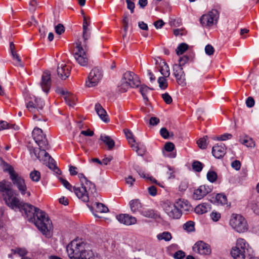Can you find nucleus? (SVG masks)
I'll list each match as a JSON object with an SVG mask.
<instances>
[{
    "instance_id": "f257e3e1",
    "label": "nucleus",
    "mask_w": 259,
    "mask_h": 259,
    "mask_svg": "<svg viewBox=\"0 0 259 259\" xmlns=\"http://www.w3.org/2000/svg\"><path fill=\"white\" fill-rule=\"evenodd\" d=\"M11 182L3 180L0 182V191L3 194L6 204L15 211H19L29 222L34 223L44 234L49 232L51 222L43 211L32 205L25 203L17 197L15 191L12 189Z\"/></svg>"
},
{
    "instance_id": "f03ea898",
    "label": "nucleus",
    "mask_w": 259,
    "mask_h": 259,
    "mask_svg": "<svg viewBox=\"0 0 259 259\" xmlns=\"http://www.w3.org/2000/svg\"><path fill=\"white\" fill-rule=\"evenodd\" d=\"M66 251L70 259H102L101 255L86 249V244L77 240H73L66 247Z\"/></svg>"
},
{
    "instance_id": "7ed1b4c3",
    "label": "nucleus",
    "mask_w": 259,
    "mask_h": 259,
    "mask_svg": "<svg viewBox=\"0 0 259 259\" xmlns=\"http://www.w3.org/2000/svg\"><path fill=\"white\" fill-rule=\"evenodd\" d=\"M78 177L81 183V187H73V192L76 196L84 202L89 200L90 195L96 193L95 185L90 181L88 180L82 173H79Z\"/></svg>"
},
{
    "instance_id": "20e7f679",
    "label": "nucleus",
    "mask_w": 259,
    "mask_h": 259,
    "mask_svg": "<svg viewBox=\"0 0 259 259\" xmlns=\"http://www.w3.org/2000/svg\"><path fill=\"white\" fill-rule=\"evenodd\" d=\"M28 149L31 156L34 155L35 158L39 159L40 161L43 162L56 174L58 175L61 174V170L57 166L55 160L46 152V150L49 149L40 148V147L36 148L31 146H28Z\"/></svg>"
},
{
    "instance_id": "39448f33",
    "label": "nucleus",
    "mask_w": 259,
    "mask_h": 259,
    "mask_svg": "<svg viewBox=\"0 0 259 259\" xmlns=\"http://www.w3.org/2000/svg\"><path fill=\"white\" fill-rule=\"evenodd\" d=\"M252 252L251 247L246 240L242 238H238L237 240L235 246L232 248L230 251L231 255L234 259H245L246 256H250Z\"/></svg>"
},
{
    "instance_id": "423d86ee",
    "label": "nucleus",
    "mask_w": 259,
    "mask_h": 259,
    "mask_svg": "<svg viewBox=\"0 0 259 259\" xmlns=\"http://www.w3.org/2000/svg\"><path fill=\"white\" fill-rule=\"evenodd\" d=\"M9 172L10 178L13 185L15 186L22 195H26L27 197L30 196V192L27 191V188L24 179L16 172L12 166L6 169Z\"/></svg>"
},
{
    "instance_id": "0eeeda50",
    "label": "nucleus",
    "mask_w": 259,
    "mask_h": 259,
    "mask_svg": "<svg viewBox=\"0 0 259 259\" xmlns=\"http://www.w3.org/2000/svg\"><path fill=\"white\" fill-rule=\"evenodd\" d=\"M44 105V102L40 98L35 96L30 97V100L26 103V106L28 110L33 114V119L37 120H40L37 115L42 114Z\"/></svg>"
},
{
    "instance_id": "6e6552de",
    "label": "nucleus",
    "mask_w": 259,
    "mask_h": 259,
    "mask_svg": "<svg viewBox=\"0 0 259 259\" xmlns=\"http://www.w3.org/2000/svg\"><path fill=\"white\" fill-rule=\"evenodd\" d=\"M230 225L237 232H244L248 229L245 219L240 214H233L230 220Z\"/></svg>"
},
{
    "instance_id": "1a4fd4ad",
    "label": "nucleus",
    "mask_w": 259,
    "mask_h": 259,
    "mask_svg": "<svg viewBox=\"0 0 259 259\" xmlns=\"http://www.w3.org/2000/svg\"><path fill=\"white\" fill-rule=\"evenodd\" d=\"M219 17L218 11L213 9L207 14L203 15L200 19V21L203 26L211 27L217 22Z\"/></svg>"
},
{
    "instance_id": "9d476101",
    "label": "nucleus",
    "mask_w": 259,
    "mask_h": 259,
    "mask_svg": "<svg viewBox=\"0 0 259 259\" xmlns=\"http://www.w3.org/2000/svg\"><path fill=\"white\" fill-rule=\"evenodd\" d=\"M76 52L74 54V57L77 63L82 66H87L89 62V57L87 53V48L81 46V42L77 44Z\"/></svg>"
},
{
    "instance_id": "9b49d317",
    "label": "nucleus",
    "mask_w": 259,
    "mask_h": 259,
    "mask_svg": "<svg viewBox=\"0 0 259 259\" xmlns=\"http://www.w3.org/2000/svg\"><path fill=\"white\" fill-rule=\"evenodd\" d=\"M32 137L35 143L40 148L50 149V146L46 136L44 134L42 131L38 127H35L32 131Z\"/></svg>"
},
{
    "instance_id": "f8f14e48",
    "label": "nucleus",
    "mask_w": 259,
    "mask_h": 259,
    "mask_svg": "<svg viewBox=\"0 0 259 259\" xmlns=\"http://www.w3.org/2000/svg\"><path fill=\"white\" fill-rule=\"evenodd\" d=\"M103 76L102 70L98 67L94 68L90 72L88 80L86 81V85L91 88L98 84Z\"/></svg>"
},
{
    "instance_id": "ddd939ff",
    "label": "nucleus",
    "mask_w": 259,
    "mask_h": 259,
    "mask_svg": "<svg viewBox=\"0 0 259 259\" xmlns=\"http://www.w3.org/2000/svg\"><path fill=\"white\" fill-rule=\"evenodd\" d=\"M163 209L167 215L172 219H179L182 214L181 211L179 210L175 204H165Z\"/></svg>"
},
{
    "instance_id": "4468645a",
    "label": "nucleus",
    "mask_w": 259,
    "mask_h": 259,
    "mask_svg": "<svg viewBox=\"0 0 259 259\" xmlns=\"http://www.w3.org/2000/svg\"><path fill=\"white\" fill-rule=\"evenodd\" d=\"M122 78L124 80L128 82V83L131 85V88H137L141 83L139 77L131 71H127L124 73Z\"/></svg>"
},
{
    "instance_id": "2eb2a0df",
    "label": "nucleus",
    "mask_w": 259,
    "mask_h": 259,
    "mask_svg": "<svg viewBox=\"0 0 259 259\" xmlns=\"http://www.w3.org/2000/svg\"><path fill=\"white\" fill-rule=\"evenodd\" d=\"M193 250L202 255H208L211 252L210 246L202 241H198L194 245Z\"/></svg>"
},
{
    "instance_id": "dca6fc26",
    "label": "nucleus",
    "mask_w": 259,
    "mask_h": 259,
    "mask_svg": "<svg viewBox=\"0 0 259 259\" xmlns=\"http://www.w3.org/2000/svg\"><path fill=\"white\" fill-rule=\"evenodd\" d=\"M174 74L178 83L183 87L186 85L184 72L181 65L175 64L173 67Z\"/></svg>"
},
{
    "instance_id": "f3484780",
    "label": "nucleus",
    "mask_w": 259,
    "mask_h": 259,
    "mask_svg": "<svg viewBox=\"0 0 259 259\" xmlns=\"http://www.w3.org/2000/svg\"><path fill=\"white\" fill-rule=\"evenodd\" d=\"M42 91L48 93L51 86V73L49 71L43 72L40 83Z\"/></svg>"
},
{
    "instance_id": "a211bd4d",
    "label": "nucleus",
    "mask_w": 259,
    "mask_h": 259,
    "mask_svg": "<svg viewBox=\"0 0 259 259\" xmlns=\"http://www.w3.org/2000/svg\"><path fill=\"white\" fill-rule=\"evenodd\" d=\"M71 67L66 65L64 62L59 63L58 65L57 73L58 75L62 79H66L69 77L70 74Z\"/></svg>"
},
{
    "instance_id": "6ab92c4d",
    "label": "nucleus",
    "mask_w": 259,
    "mask_h": 259,
    "mask_svg": "<svg viewBox=\"0 0 259 259\" xmlns=\"http://www.w3.org/2000/svg\"><path fill=\"white\" fill-rule=\"evenodd\" d=\"M211 189L209 186L201 185L195 190L193 193V198L196 200H200L211 192Z\"/></svg>"
},
{
    "instance_id": "aec40b11",
    "label": "nucleus",
    "mask_w": 259,
    "mask_h": 259,
    "mask_svg": "<svg viewBox=\"0 0 259 259\" xmlns=\"http://www.w3.org/2000/svg\"><path fill=\"white\" fill-rule=\"evenodd\" d=\"M116 219L121 224L126 226L135 225L137 223V219L128 214H120L116 215Z\"/></svg>"
},
{
    "instance_id": "412c9836",
    "label": "nucleus",
    "mask_w": 259,
    "mask_h": 259,
    "mask_svg": "<svg viewBox=\"0 0 259 259\" xmlns=\"http://www.w3.org/2000/svg\"><path fill=\"white\" fill-rule=\"evenodd\" d=\"M125 135L128 141L130 144H132L131 146L133 148L134 150H135L138 154V155L142 156L145 152L144 150H142L141 151L140 149L139 148L138 145L135 144H132L135 142V140L134 138V136L133 133L131 131L127 129H125L124 130Z\"/></svg>"
},
{
    "instance_id": "4be33fe9",
    "label": "nucleus",
    "mask_w": 259,
    "mask_h": 259,
    "mask_svg": "<svg viewBox=\"0 0 259 259\" xmlns=\"http://www.w3.org/2000/svg\"><path fill=\"white\" fill-rule=\"evenodd\" d=\"M225 153L226 146L224 144H218L212 147V154L217 158H222Z\"/></svg>"
},
{
    "instance_id": "5701e85b",
    "label": "nucleus",
    "mask_w": 259,
    "mask_h": 259,
    "mask_svg": "<svg viewBox=\"0 0 259 259\" xmlns=\"http://www.w3.org/2000/svg\"><path fill=\"white\" fill-rule=\"evenodd\" d=\"M175 204L177 206L178 208L181 211V214L182 213V212L187 213L192 209L190 203L187 200L179 199L176 202Z\"/></svg>"
},
{
    "instance_id": "b1692460",
    "label": "nucleus",
    "mask_w": 259,
    "mask_h": 259,
    "mask_svg": "<svg viewBox=\"0 0 259 259\" xmlns=\"http://www.w3.org/2000/svg\"><path fill=\"white\" fill-rule=\"evenodd\" d=\"M88 206L90 208V210L93 212L94 215L97 217H99L97 215V214L93 212L94 209H95L96 212L100 213L107 212L109 210L108 207H106L104 204L99 202H95L93 204L92 206H89V205H88Z\"/></svg>"
},
{
    "instance_id": "393cba45",
    "label": "nucleus",
    "mask_w": 259,
    "mask_h": 259,
    "mask_svg": "<svg viewBox=\"0 0 259 259\" xmlns=\"http://www.w3.org/2000/svg\"><path fill=\"white\" fill-rule=\"evenodd\" d=\"M95 109L97 114L103 121L106 123L109 121L106 111L100 104L97 103L95 105Z\"/></svg>"
},
{
    "instance_id": "a878e982",
    "label": "nucleus",
    "mask_w": 259,
    "mask_h": 259,
    "mask_svg": "<svg viewBox=\"0 0 259 259\" xmlns=\"http://www.w3.org/2000/svg\"><path fill=\"white\" fill-rule=\"evenodd\" d=\"M129 205L131 211L134 213L138 212L141 213L142 210V205L140 201L138 199L131 200L129 202Z\"/></svg>"
},
{
    "instance_id": "bb28decb",
    "label": "nucleus",
    "mask_w": 259,
    "mask_h": 259,
    "mask_svg": "<svg viewBox=\"0 0 259 259\" xmlns=\"http://www.w3.org/2000/svg\"><path fill=\"white\" fill-rule=\"evenodd\" d=\"M100 139L108 147V150H111L115 146V142L110 137L105 135H101Z\"/></svg>"
},
{
    "instance_id": "cd10ccee",
    "label": "nucleus",
    "mask_w": 259,
    "mask_h": 259,
    "mask_svg": "<svg viewBox=\"0 0 259 259\" xmlns=\"http://www.w3.org/2000/svg\"><path fill=\"white\" fill-rule=\"evenodd\" d=\"M210 204L203 203L198 205L195 208V212L197 214H203L207 212L210 209Z\"/></svg>"
},
{
    "instance_id": "c85d7f7f",
    "label": "nucleus",
    "mask_w": 259,
    "mask_h": 259,
    "mask_svg": "<svg viewBox=\"0 0 259 259\" xmlns=\"http://www.w3.org/2000/svg\"><path fill=\"white\" fill-rule=\"evenodd\" d=\"M159 71L161 74L163 75V76L165 77H168L170 75V70L168 65L167 64L163 62L160 65V69Z\"/></svg>"
},
{
    "instance_id": "c756f323",
    "label": "nucleus",
    "mask_w": 259,
    "mask_h": 259,
    "mask_svg": "<svg viewBox=\"0 0 259 259\" xmlns=\"http://www.w3.org/2000/svg\"><path fill=\"white\" fill-rule=\"evenodd\" d=\"M141 214L145 217L156 219L158 217L157 213L153 209H142Z\"/></svg>"
},
{
    "instance_id": "7c9ffc66",
    "label": "nucleus",
    "mask_w": 259,
    "mask_h": 259,
    "mask_svg": "<svg viewBox=\"0 0 259 259\" xmlns=\"http://www.w3.org/2000/svg\"><path fill=\"white\" fill-rule=\"evenodd\" d=\"M157 238L158 240H164L165 241H169L171 239L172 236L170 233L165 231L158 234L157 235Z\"/></svg>"
},
{
    "instance_id": "2f4dec72",
    "label": "nucleus",
    "mask_w": 259,
    "mask_h": 259,
    "mask_svg": "<svg viewBox=\"0 0 259 259\" xmlns=\"http://www.w3.org/2000/svg\"><path fill=\"white\" fill-rule=\"evenodd\" d=\"M151 90V89L145 85H142L140 88V92L143 96V98L145 102L148 101L147 94Z\"/></svg>"
},
{
    "instance_id": "473e14b6",
    "label": "nucleus",
    "mask_w": 259,
    "mask_h": 259,
    "mask_svg": "<svg viewBox=\"0 0 259 259\" xmlns=\"http://www.w3.org/2000/svg\"><path fill=\"white\" fill-rule=\"evenodd\" d=\"M240 142L247 147H253L255 144L252 139L246 136L243 139H240Z\"/></svg>"
},
{
    "instance_id": "72a5a7b5",
    "label": "nucleus",
    "mask_w": 259,
    "mask_h": 259,
    "mask_svg": "<svg viewBox=\"0 0 259 259\" xmlns=\"http://www.w3.org/2000/svg\"><path fill=\"white\" fill-rule=\"evenodd\" d=\"M130 88H131L130 84L122 78L120 84L118 86V91L121 93H124L126 92Z\"/></svg>"
},
{
    "instance_id": "f704fd0d",
    "label": "nucleus",
    "mask_w": 259,
    "mask_h": 259,
    "mask_svg": "<svg viewBox=\"0 0 259 259\" xmlns=\"http://www.w3.org/2000/svg\"><path fill=\"white\" fill-rule=\"evenodd\" d=\"M10 128L17 130L18 129V126L15 124H10L5 121H0V131Z\"/></svg>"
},
{
    "instance_id": "c9c22d12",
    "label": "nucleus",
    "mask_w": 259,
    "mask_h": 259,
    "mask_svg": "<svg viewBox=\"0 0 259 259\" xmlns=\"http://www.w3.org/2000/svg\"><path fill=\"white\" fill-rule=\"evenodd\" d=\"M66 103L69 106H73L75 104V98L70 93H66V95L64 97Z\"/></svg>"
},
{
    "instance_id": "e433bc0d",
    "label": "nucleus",
    "mask_w": 259,
    "mask_h": 259,
    "mask_svg": "<svg viewBox=\"0 0 259 259\" xmlns=\"http://www.w3.org/2000/svg\"><path fill=\"white\" fill-rule=\"evenodd\" d=\"M188 49V45L185 43H181L177 48L176 51L178 55H182Z\"/></svg>"
},
{
    "instance_id": "4c0bfd02",
    "label": "nucleus",
    "mask_w": 259,
    "mask_h": 259,
    "mask_svg": "<svg viewBox=\"0 0 259 259\" xmlns=\"http://www.w3.org/2000/svg\"><path fill=\"white\" fill-rule=\"evenodd\" d=\"M208 137L207 136L199 139L197 142V143L198 144V146L199 147L202 149H205L207 148V140Z\"/></svg>"
},
{
    "instance_id": "58836bf2",
    "label": "nucleus",
    "mask_w": 259,
    "mask_h": 259,
    "mask_svg": "<svg viewBox=\"0 0 259 259\" xmlns=\"http://www.w3.org/2000/svg\"><path fill=\"white\" fill-rule=\"evenodd\" d=\"M29 176L31 180L35 182H38L40 179V173L36 170L32 171Z\"/></svg>"
},
{
    "instance_id": "ea45409f",
    "label": "nucleus",
    "mask_w": 259,
    "mask_h": 259,
    "mask_svg": "<svg viewBox=\"0 0 259 259\" xmlns=\"http://www.w3.org/2000/svg\"><path fill=\"white\" fill-rule=\"evenodd\" d=\"M91 36V31L90 30H83V42L82 44L81 43V46L85 48H87V41L90 38Z\"/></svg>"
},
{
    "instance_id": "a19ab883",
    "label": "nucleus",
    "mask_w": 259,
    "mask_h": 259,
    "mask_svg": "<svg viewBox=\"0 0 259 259\" xmlns=\"http://www.w3.org/2000/svg\"><path fill=\"white\" fill-rule=\"evenodd\" d=\"M215 199L218 203L225 205L227 203V198L225 195L223 194H218L216 195Z\"/></svg>"
},
{
    "instance_id": "79ce46f5",
    "label": "nucleus",
    "mask_w": 259,
    "mask_h": 259,
    "mask_svg": "<svg viewBox=\"0 0 259 259\" xmlns=\"http://www.w3.org/2000/svg\"><path fill=\"white\" fill-rule=\"evenodd\" d=\"M193 169L196 172H200L203 167V164L198 161H195L192 164Z\"/></svg>"
},
{
    "instance_id": "37998d69",
    "label": "nucleus",
    "mask_w": 259,
    "mask_h": 259,
    "mask_svg": "<svg viewBox=\"0 0 259 259\" xmlns=\"http://www.w3.org/2000/svg\"><path fill=\"white\" fill-rule=\"evenodd\" d=\"M218 178V175L217 173L212 170L208 171L207 174V180L211 182H214Z\"/></svg>"
},
{
    "instance_id": "c03bdc74",
    "label": "nucleus",
    "mask_w": 259,
    "mask_h": 259,
    "mask_svg": "<svg viewBox=\"0 0 259 259\" xmlns=\"http://www.w3.org/2000/svg\"><path fill=\"white\" fill-rule=\"evenodd\" d=\"M158 82L160 88L162 90H164L167 87V80L164 76L159 77L158 79Z\"/></svg>"
},
{
    "instance_id": "a18cd8bd",
    "label": "nucleus",
    "mask_w": 259,
    "mask_h": 259,
    "mask_svg": "<svg viewBox=\"0 0 259 259\" xmlns=\"http://www.w3.org/2000/svg\"><path fill=\"white\" fill-rule=\"evenodd\" d=\"M183 228L188 232H192L194 230V223L192 221H188L184 224Z\"/></svg>"
},
{
    "instance_id": "49530a36",
    "label": "nucleus",
    "mask_w": 259,
    "mask_h": 259,
    "mask_svg": "<svg viewBox=\"0 0 259 259\" xmlns=\"http://www.w3.org/2000/svg\"><path fill=\"white\" fill-rule=\"evenodd\" d=\"M60 181L62 183V184L68 190L71 192L73 191V187L71 186V185L66 180L62 178H59Z\"/></svg>"
},
{
    "instance_id": "de8ad7c7",
    "label": "nucleus",
    "mask_w": 259,
    "mask_h": 259,
    "mask_svg": "<svg viewBox=\"0 0 259 259\" xmlns=\"http://www.w3.org/2000/svg\"><path fill=\"white\" fill-rule=\"evenodd\" d=\"M232 137V135L230 134H225L221 135L220 137H212V139L214 140L225 141L228 139H230Z\"/></svg>"
},
{
    "instance_id": "09e8293b",
    "label": "nucleus",
    "mask_w": 259,
    "mask_h": 259,
    "mask_svg": "<svg viewBox=\"0 0 259 259\" xmlns=\"http://www.w3.org/2000/svg\"><path fill=\"white\" fill-rule=\"evenodd\" d=\"M221 213L216 211H212L210 214V217L213 222L218 221L221 218Z\"/></svg>"
},
{
    "instance_id": "8fccbe9b",
    "label": "nucleus",
    "mask_w": 259,
    "mask_h": 259,
    "mask_svg": "<svg viewBox=\"0 0 259 259\" xmlns=\"http://www.w3.org/2000/svg\"><path fill=\"white\" fill-rule=\"evenodd\" d=\"M90 24V19L89 17H87L85 16H83V26L82 28L83 30H90L89 28V26Z\"/></svg>"
},
{
    "instance_id": "3c124183",
    "label": "nucleus",
    "mask_w": 259,
    "mask_h": 259,
    "mask_svg": "<svg viewBox=\"0 0 259 259\" xmlns=\"http://www.w3.org/2000/svg\"><path fill=\"white\" fill-rule=\"evenodd\" d=\"M161 97L164 101L167 104H170L172 101L171 96L167 93L162 94Z\"/></svg>"
},
{
    "instance_id": "603ef678",
    "label": "nucleus",
    "mask_w": 259,
    "mask_h": 259,
    "mask_svg": "<svg viewBox=\"0 0 259 259\" xmlns=\"http://www.w3.org/2000/svg\"><path fill=\"white\" fill-rule=\"evenodd\" d=\"M185 255V253L183 251L180 250L174 254L173 257L175 259H183Z\"/></svg>"
},
{
    "instance_id": "864d4df0",
    "label": "nucleus",
    "mask_w": 259,
    "mask_h": 259,
    "mask_svg": "<svg viewBox=\"0 0 259 259\" xmlns=\"http://www.w3.org/2000/svg\"><path fill=\"white\" fill-rule=\"evenodd\" d=\"M55 32L58 34H61L65 31V28L64 26L61 24H59L56 25L55 27Z\"/></svg>"
},
{
    "instance_id": "5fc2aeb1",
    "label": "nucleus",
    "mask_w": 259,
    "mask_h": 259,
    "mask_svg": "<svg viewBox=\"0 0 259 259\" xmlns=\"http://www.w3.org/2000/svg\"><path fill=\"white\" fill-rule=\"evenodd\" d=\"M205 52L207 55H208L209 56H211L213 54L214 52V49L211 45H207L205 46Z\"/></svg>"
},
{
    "instance_id": "6e6d98bb",
    "label": "nucleus",
    "mask_w": 259,
    "mask_h": 259,
    "mask_svg": "<svg viewBox=\"0 0 259 259\" xmlns=\"http://www.w3.org/2000/svg\"><path fill=\"white\" fill-rule=\"evenodd\" d=\"M138 172L141 177H142V178H145V179H149L153 183H156L157 181L155 179H154L152 177H148V176H146V174L144 173V172L142 170L139 169V170H138Z\"/></svg>"
},
{
    "instance_id": "4d7b16f0",
    "label": "nucleus",
    "mask_w": 259,
    "mask_h": 259,
    "mask_svg": "<svg viewBox=\"0 0 259 259\" xmlns=\"http://www.w3.org/2000/svg\"><path fill=\"white\" fill-rule=\"evenodd\" d=\"M160 134L162 137L166 139L168 138L169 133L165 127H162L160 131Z\"/></svg>"
},
{
    "instance_id": "13d9d810",
    "label": "nucleus",
    "mask_w": 259,
    "mask_h": 259,
    "mask_svg": "<svg viewBox=\"0 0 259 259\" xmlns=\"http://www.w3.org/2000/svg\"><path fill=\"white\" fill-rule=\"evenodd\" d=\"M14 253H17L20 256H23L27 254V251L25 248H17L14 250Z\"/></svg>"
},
{
    "instance_id": "bf43d9fd",
    "label": "nucleus",
    "mask_w": 259,
    "mask_h": 259,
    "mask_svg": "<svg viewBox=\"0 0 259 259\" xmlns=\"http://www.w3.org/2000/svg\"><path fill=\"white\" fill-rule=\"evenodd\" d=\"M11 54L13 56V59L16 61L15 64L18 66H21V60L19 55L16 53V52L14 53H12Z\"/></svg>"
},
{
    "instance_id": "052dcab7",
    "label": "nucleus",
    "mask_w": 259,
    "mask_h": 259,
    "mask_svg": "<svg viewBox=\"0 0 259 259\" xmlns=\"http://www.w3.org/2000/svg\"><path fill=\"white\" fill-rule=\"evenodd\" d=\"M175 148V145L171 142H167L164 146L165 150L167 152L172 151Z\"/></svg>"
},
{
    "instance_id": "680f3d73",
    "label": "nucleus",
    "mask_w": 259,
    "mask_h": 259,
    "mask_svg": "<svg viewBox=\"0 0 259 259\" xmlns=\"http://www.w3.org/2000/svg\"><path fill=\"white\" fill-rule=\"evenodd\" d=\"M127 3V8L131 11V13H133L134 12L135 4L132 2L131 0H126Z\"/></svg>"
},
{
    "instance_id": "e2e57ef3",
    "label": "nucleus",
    "mask_w": 259,
    "mask_h": 259,
    "mask_svg": "<svg viewBox=\"0 0 259 259\" xmlns=\"http://www.w3.org/2000/svg\"><path fill=\"white\" fill-rule=\"evenodd\" d=\"M251 208L253 211V212L259 215V203H253L251 204Z\"/></svg>"
},
{
    "instance_id": "0e129e2a",
    "label": "nucleus",
    "mask_w": 259,
    "mask_h": 259,
    "mask_svg": "<svg viewBox=\"0 0 259 259\" xmlns=\"http://www.w3.org/2000/svg\"><path fill=\"white\" fill-rule=\"evenodd\" d=\"M246 104L249 108L252 107L254 105V99L251 97H248L246 100Z\"/></svg>"
},
{
    "instance_id": "69168bd1",
    "label": "nucleus",
    "mask_w": 259,
    "mask_h": 259,
    "mask_svg": "<svg viewBox=\"0 0 259 259\" xmlns=\"http://www.w3.org/2000/svg\"><path fill=\"white\" fill-rule=\"evenodd\" d=\"M232 167L235 169L238 170L241 167V162L239 160H234L231 163Z\"/></svg>"
},
{
    "instance_id": "338daca9",
    "label": "nucleus",
    "mask_w": 259,
    "mask_h": 259,
    "mask_svg": "<svg viewBox=\"0 0 259 259\" xmlns=\"http://www.w3.org/2000/svg\"><path fill=\"white\" fill-rule=\"evenodd\" d=\"M174 173H175V171H174V169L171 168L170 166H168V170L166 171V175L168 177V179L174 178L175 177Z\"/></svg>"
},
{
    "instance_id": "774afa93",
    "label": "nucleus",
    "mask_w": 259,
    "mask_h": 259,
    "mask_svg": "<svg viewBox=\"0 0 259 259\" xmlns=\"http://www.w3.org/2000/svg\"><path fill=\"white\" fill-rule=\"evenodd\" d=\"M189 60V58L187 56H184L179 59V64L182 66L184 65Z\"/></svg>"
}]
</instances>
